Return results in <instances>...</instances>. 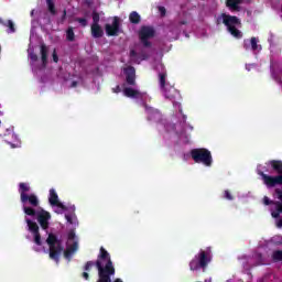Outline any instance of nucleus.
<instances>
[{
    "instance_id": "bb28decb",
    "label": "nucleus",
    "mask_w": 282,
    "mask_h": 282,
    "mask_svg": "<svg viewBox=\"0 0 282 282\" xmlns=\"http://www.w3.org/2000/svg\"><path fill=\"white\" fill-rule=\"evenodd\" d=\"M46 6L50 14L53 17L56 15V4L54 3V0H46Z\"/></svg>"
},
{
    "instance_id": "09e8293b",
    "label": "nucleus",
    "mask_w": 282,
    "mask_h": 282,
    "mask_svg": "<svg viewBox=\"0 0 282 282\" xmlns=\"http://www.w3.org/2000/svg\"><path fill=\"white\" fill-rule=\"evenodd\" d=\"M180 25H186V21H181Z\"/></svg>"
},
{
    "instance_id": "aec40b11",
    "label": "nucleus",
    "mask_w": 282,
    "mask_h": 282,
    "mask_svg": "<svg viewBox=\"0 0 282 282\" xmlns=\"http://www.w3.org/2000/svg\"><path fill=\"white\" fill-rule=\"evenodd\" d=\"M269 164L273 171H276L280 175H282V161L281 160H271Z\"/></svg>"
},
{
    "instance_id": "de8ad7c7",
    "label": "nucleus",
    "mask_w": 282,
    "mask_h": 282,
    "mask_svg": "<svg viewBox=\"0 0 282 282\" xmlns=\"http://www.w3.org/2000/svg\"><path fill=\"white\" fill-rule=\"evenodd\" d=\"M70 87H78V82L76 80L72 82Z\"/></svg>"
},
{
    "instance_id": "49530a36",
    "label": "nucleus",
    "mask_w": 282,
    "mask_h": 282,
    "mask_svg": "<svg viewBox=\"0 0 282 282\" xmlns=\"http://www.w3.org/2000/svg\"><path fill=\"white\" fill-rule=\"evenodd\" d=\"M276 228H282V219L276 220Z\"/></svg>"
},
{
    "instance_id": "f8f14e48",
    "label": "nucleus",
    "mask_w": 282,
    "mask_h": 282,
    "mask_svg": "<svg viewBox=\"0 0 282 282\" xmlns=\"http://www.w3.org/2000/svg\"><path fill=\"white\" fill-rule=\"evenodd\" d=\"M123 74L126 75V85L135 87V67L128 66L123 69Z\"/></svg>"
},
{
    "instance_id": "c03bdc74",
    "label": "nucleus",
    "mask_w": 282,
    "mask_h": 282,
    "mask_svg": "<svg viewBox=\"0 0 282 282\" xmlns=\"http://www.w3.org/2000/svg\"><path fill=\"white\" fill-rule=\"evenodd\" d=\"M243 48L245 50H250V44H248V40L243 41Z\"/></svg>"
},
{
    "instance_id": "a18cd8bd",
    "label": "nucleus",
    "mask_w": 282,
    "mask_h": 282,
    "mask_svg": "<svg viewBox=\"0 0 282 282\" xmlns=\"http://www.w3.org/2000/svg\"><path fill=\"white\" fill-rule=\"evenodd\" d=\"M65 219L68 221V224H74V221L72 220V216L65 215Z\"/></svg>"
},
{
    "instance_id": "dca6fc26",
    "label": "nucleus",
    "mask_w": 282,
    "mask_h": 282,
    "mask_svg": "<svg viewBox=\"0 0 282 282\" xmlns=\"http://www.w3.org/2000/svg\"><path fill=\"white\" fill-rule=\"evenodd\" d=\"M90 32L93 39H102V36H105V31H102L100 24H91Z\"/></svg>"
},
{
    "instance_id": "f704fd0d",
    "label": "nucleus",
    "mask_w": 282,
    "mask_h": 282,
    "mask_svg": "<svg viewBox=\"0 0 282 282\" xmlns=\"http://www.w3.org/2000/svg\"><path fill=\"white\" fill-rule=\"evenodd\" d=\"M30 58L33 63H36V61H39V55H36V53H31Z\"/></svg>"
},
{
    "instance_id": "a878e982",
    "label": "nucleus",
    "mask_w": 282,
    "mask_h": 282,
    "mask_svg": "<svg viewBox=\"0 0 282 282\" xmlns=\"http://www.w3.org/2000/svg\"><path fill=\"white\" fill-rule=\"evenodd\" d=\"M271 257L274 263H282V250L273 251Z\"/></svg>"
},
{
    "instance_id": "5701e85b",
    "label": "nucleus",
    "mask_w": 282,
    "mask_h": 282,
    "mask_svg": "<svg viewBox=\"0 0 282 282\" xmlns=\"http://www.w3.org/2000/svg\"><path fill=\"white\" fill-rule=\"evenodd\" d=\"M129 21H130V23L138 25V23H140V21H141L140 13L137 11H132L129 15Z\"/></svg>"
},
{
    "instance_id": "4468645a",
    "label": "nucleus",
    "mask_w": 282,
    "mask_h": 282,
    "mask_svg": "<svg viewBox=\"0 0 282 282\" xmlns=\"http://www.w3.org/2000/svg\"><path fill=\"white\" fill-rule=\"evenodd\" d=\"M275 195H278V199L280 202H275L276 212L271 213V215L274 219H279V217H281V213H282V189L275 188Z\"/></svg>"
},
{
    "instance_id": "2eb2a0df",
    "label": "nucleus",
    "mask_w": 282,
    "mask_h": 282,
    "mask_svg": "<svg viewBox=\"0 0 282 282\" xmlns=\"http://www.w3.org/2000/svg\"><path fill=\"white\" fill-rule=\"evenodd\" d=\"M160 67H161V73H159V85H160V89L162 91V89H165V87H169L170 85L166 84V68L160 64Z\"/></svg>"
},
{
    "instance_id": "cd10ccee",
    "label": "nucleus",
    "mask_w": 282,
    "mask_h": 282,
    "mask_svg": "<svg viewBox=\"0 0 282 282\" xmlns=\"http://www.w3.org/2000/svg\"><path fill=\"white\" fill-rule=\"evenodd\" d=\"M100 23V13L93 11V25H99Z\"/></svg>"
},
{
    "instance_id": "9b49d317",
    "label": "nucleus",
    "mask_w": 282,
    "mask_h": 282,
    "mask_svg": "<svg viewBox=\"0 0 282 282\" xmlns=\"http://www.w3.org/2000/svg\"><path fill=\"white\" fill-rule=\"evenodd\" d=\"M107 36H118L120 34V18L115 17L111 24L105 25Z\"/></svg>"
},
{
    "instance_id": "c85d7f7f",
    "label": "nucleus",
    "mask_w": 282,
    "mask_h": 282,
    "mask_svg": "<svg viewBox=\"0 0 282 282\" xmlns=\"http://www.w3.org/2000/svg\"><path fill=\"white\" fill-rule=\"evenodd\" d=\"M34 236V243H36V246H43V242L41 241V232H35L33 234Z\"/></svg>"
},
{
    "instance_id": "9d476101",
    "label": "nucleus",
    "mask_w": 282,
    "mask_h": 282,
    "mask_svg": "<svg viewBox=\"0 0 282 282\" xmlns=\"http://www.w3.org/2000/svg\"><path fill=\"white\" fill-rule=\"evenodd\" d=\"M161 91L164 98H166L167 100H171V102H177V100L182 98V96L180 95V91L171 85L163 88Z\"/></svg>"
},
{
    "instance_id": "f257e3e1",
    "label": "nucleus",
    "mask_w": 282,
    "mask_h": 282,
    "mask_svg": "<svg viewBox=\"0 0 282 282\" xmlns=\"http://www.w3.org/2000/svg\"><path fill=\"white\" fill-rule=\"evenodd\" d=\"M94 265L98 270L99 278L97 282H111V276L116 275V267H113V261H111V254H109V251L105 247H100L96 262L87 261L85 263L84 271L91 272Z\"/></svg>"
},
{
    "instance_id": "7ed1b4c3",
    "label": "nucleus",
    "mask_w": 282,
    "mask_h": 282,
    "mask_svg": "<svg viewBox=\"0 0 282 282\" xmlns=\"http://www.w3.org/2000/svg\"><path fill=\"white\" fill-rule=\"evenodd\" d=\"M221 19L224 25H226L228 32L234 36L235 39H243V33L237 26L235 25H241V20L237 18V15H230L226 13H221Z\"/></svg>"
},
{
    "instance_id": "c756f323",
    "label": "nucleus",
    "mask_w": 282,
    "mask_h": 282,
    "mask_svg": "<svg viewBox=\"0 0 282 282\" xmlns=\"http://www.w3.org/2000/svg\"><path fill=\"white\" fill-rule=\"evenodd\" d=\"M75 21L82 25V28H87V19L76 18Z\"/></svg>"
},
{
    "instance_id": "393cba45",
    "label": "nucleus",
    "mask_w": 282,
    "mask_h": 282,
    "mask_svg": "<svg viewBox=\"0 0 282 282\" xmlns=\"http://www.w3.org/2000/svg\"><path fill=\"white\" fill-rule=\"evenodd\" d=\"M66 40L69 41L70 43H74V41H76V34L74 33V28L69 26L66 30Z\"/></svg>"
},
{
    "instance_id": "37998d69",
    "label": "nucleus",
    "mask_w": 282,
    "mask_h": 282,
    "mask_svg": "<svg viewBox=\"0 0 282 282\" xmlns=\"http://www.w3.org/2000/svg\"><path fill=\"white\" fill-rule=\"evenodd\" d=\"M135 56H138V52H135V50H131L130 51V57L135 58Z\"/></svg>"
},
{
    "instance_id": "39448f33",
    "label": "nucleus",
    "mask_w": 282,
    "mask_h": 282,
    "mask_svg": "<svg viewBox=\"0 0 282 282\" xmlns=\"http://www.w3.org/2000/svg\"><path fill=\"white\" fill-rule=\"evenodd\" d=\"M46 243L50 250V259L58 262V260L61 259V254L63 253V243L54 234L48 235Z\"/></svg>"
},
{
    "instance_id": "e433bc0d",
    "label": "nucleus",
    "mask_w": 282,
    "mask_h": 282,
    "mask_svg": "<svg viewBox=\"0 0 282 282\" xmlns=\"http://www.w3.org/2000/svg\"><path fill=\"white\" fill-rule=\"evenodd\" d=\"M74 239H76V232L69 231V232H68V240H69V241H74Z\"/></svg>"
},
{
    "instance_id": "1a4fd4ad",
    "label": "nucleus",
    "mask_w": 282,
    "mask_h": 282,
    "mask_svg": "<svg viewBox=\"0 0 282 282\" xmlns=\"http://www.w3.org/2000/svg\"><path fill=\"white\" fill-rule=\"evenodd\" d=\"M259 175L262 178V182L264 185H267V188H274V186H282V175H268L263 172H259Z\"/></svg>"
},
{
    "instance_id": "72a5a7b5",
    "label": "nucleus",
    "mask_w": 282,
    "mask_h": 282,
    "mask_svg": "<svg viewBox=\"0 0 282 282\" xmlns=\"http://www.w3.org/2000/svg\"><path fill=\"white\" fill-rule=\"evenodd\" d=\"M263 204H264V206H270V204H273V202L268 196H264Z\"/></svg>"
},
{
    "instance_id": "4be33fe9",
    "label": "nucleus",
    "mask_w": 282,
    "mask_h": 282,
    "mask_svg": "<svg viewBox=\"0 0 282 282\" xmlns=\"http://www.w3.org/2000/svg\"><path fill=\"white\" fill-rule=\"evenodd\" d=\"M250 47L252 52H261V45H259V39L251 37L250 39Z\"/></svg>"
},
{
    "instance_id": "ddd939ff",
    "label": "nucleus",
    "mask_w": 282,
    "mask_h": 282,
    "mask_svg": "<svg viewBox=\"0 0 282 282\" xmlns=\"http://www.w3.org/2000/svg\"><path fill=\"white\" fill-rule=\"evenodd\" d=\"M48 203L51 206H57V208H61L62 210H67V207L58 200V194L54 188L50 189Z\"/></svg>"
},
{
    "instance_id": "f03ea898",
    "label": "nucleus",
    "mask_w": 282,
    "mask_h": 282,
    "mask_svg": "<svg viewBox=\"0 0 282 282\" xmlns=\"http://www.w3.org/2000/svg\"><path fill=\"white\" fill-rule=\"evenodd\" d=\"M23 210L29 217H36L42 230H47V228H50V219H52V214H50V212L45 209L36 212V209L28 206H24Z\"/></svg>"
},
{
    "instance_id": "b1692460",
    "label": "nucleus",
    "mask_w": 282,
    "mask_h": 282,
    "mask_svg": "<svg viewBox=\"0 0 282 282\" xmlns=\"http://www.w3.org/2000/svg\"><path fill=\"white\" fill-rule=\"evenodd\" d=\"M26 224L30 232H32L33 235L39 232V225L35 221H32L30 218H28Z\"/></svg>"
},
{
    "instance_id": "c9c22d12",
    "label": "nucleus",
    "mask_w": 282,
    "mask_h": 282,
    "mask_svg": "<svg viewBox=\"0 0 282 282\" xmlns=\"http://www.w3.org/2000/svg\"><path fill=\"white\" fill-rule=\"evenodd\" d=\"M159 12H160L161 17H166V8L159 7Z\"/></svg>"
},
{
    "instance_id": "7c9ffc66",
    "label": "nucleus",
    "mask_w": 282,
    "mask_h": 282,
    "mask_svg": "<svg viewBox=\"0 0 282 282\" xmlns=\"http://www.w3.org/2000/svg\"><path fill=\"white\" fill-rule=\"evenodd\" d=\"M224 198L228 199L229 202H232V199H235V196H232V194L230 193V191L226 189L224 192Z\"/></svg>"
},
{
    "instance_id": "473e14b6",
    "label": "nucleus",
    "mask_w": 282,
    "mask_h": 282,
    "mask_svg": "<svg viewBox=\"0 0 282 282\" xmlns=\"http://www.w3.org/2000/svg\"><path fill=\"white\" fill-rule=\"evenodd\" d=\"M73 249H69L67 248L65 251H64V257L65 259H69V257H72V253H73Z\"/></svg>"
},
{
    "instance_id": "4c0bfd02",
    "label": "nucleus",
    "mask_w": 282,
    "mask_h": 282,
    "mask_svg": "<svg viewBox=\"0 0 282 282\" xmlns=\"http://www.w3.org/2000/svg\"><path fill=\"white\" fill-rule=\"evenodd\" d=\"M8 28L11 30V32H14V22H12V20L8 21Z\"/></svg>"
},
{
    "instance_id": "0eeeda50",
    "label": "nucleus",
    "mask_w": 282,
    "mask_h": 282,
    "mask_svg": "<svg viewBox=\"0 0 282 282\" xmlns=\"http://www.w3.org/2000/svg\"><path fill=\"white\" fill-rule=\"evenodd\" d=\"M19 193H20V199L22 204H30V206H33V208H36L39 206V197H36L35 194H28L30 193V185L28 183H20L19 184Z\"/></svg>"
},
{
    "instance_id": "79ce46f5",
    "label": "nucleus",
    "mask_w": 282,
    "mask_h": 282,
    "mask_svg": "<svg viewBox=\"0 0 282 282\" xmlns=\"http://www.w3.org/2000/svg\"><path fill=\"white\" fill-rule=\"evenodd\" d=\"M82 276H83V279H85V281H89V273L87 271H84L82 273Z\"/></svg>"
},
{
    "instance_id": "423d86ee",
    "label": "nucleus",
    "mask_w": 282,
    "mask_h": 282,
    "mask_svg": "<svg viewBox=\"0 0 282 282\" xmlns=\"http://www.w3.org/2000/svg\"><path fill=\"white\" fill-rule=\"evenodd\" d=\"M210 261H212L210 251L200 250L198 254H196L194 259H192V261L189 262V269L192 271L200 270V269L206 270Z\"/></svg>"
},
{
    "instance_id": "412c9836",
    "label": "nucleus",
    "mask_w": 282,
    "mask_h": 282,
    "mask_svg": "<svg viewBox=\"0 0 282 282\" xmlns=\"http://www.w3.org/2000/svg\"><path fill=\"white\" fill-rule=\"evenodd\" d=\"M148 120H158L160 119V111L152 108H147Z\"/></svg>"
},
{
    "instance_id": "6ab92c4d",
    "label": "nucleus",
    "mask_w": 282,
    "mask_h": 282,
    "mask_svg": "<svg viewBox=\"0 0 282 282\" xmlns=\"http://www.w3.org/2000/svg\"><path fill=\"white\" fill-rule=\"evenodd\" d=\"M40 54H41V61L43 67L47 66V46L45 44H42L40 47Z\"/></svg>"
},
{
    "instance_id": "58836bf2",
    "label": "nucleus",
    "mask_w": 282,
    "mask_h": 282,
    "mask_svg": "<svg viewBox=\"0 0 282 282\" xmlns=\"http://www.w3.org/2000/svg\"><path fill=\"white\" fill-rule=\"evenodd\" d=\"M113 94H120L122 91V88H120V85H117L115 88H112Z\"/></svg>"
},
{
    "instance_id": "f3484780",
    "label": "nucleus",
    "mask_w": 282,
    "mask_h": 282,
    "mask_svg": "<svg viewBox=\"0 0 282 282\" xmlns=\"http://www.w3.org/2000/svg\"><path fill=\"white\" fill-rule=\"evenodd\" d=\"M226 6L232 12H239L241 10V7H239L241 6V0H227Z\"/></svg>"
},
{
    "instance_id": "20e7f679",
    "label": "nucleus",
    "mask_w": 282,
    "mask_h": 282,
    "mask_svg": "<svg viewBox=\"0 0 282 282\" xmlns=\"http://www.w3.org/2000/svg\"><path fill=\"white\" fill-rule=\"evenodd\" d=\"M191 158L196 164H204V166H213V154L206 148L193 149Z\"/></svg>"
},
{
    "instance_id": "a211bd4d",
    "label": "nucleus",
    "mask_w": 282,
    "mask_h": 282,
    "mask_svg": "<svg viewBox=\"0 0 282 282\" xmlns=\"http://www.w3.org/2000/svg\"><path fill=\"white\" fill-rule=\"evenodd\" d=\"M123 95L127 97V98H140V91L139 90H135L131 87H126L123 89Z\"/></svg>"
},
{
    "instance_id": "6e6552de",
    "label": "nucleus",
    "mask_w": 282,
    "mask_h": 282,
    "mask_svg": "<svg viewBox=\"0 0 282 282\" xmlns=\"http://www.w3.org/2000/svg\"><path fill=\"white\" fill-rule=\"evenodd\" d=\"M153 36H155V30L151 26H142L139 31V40L143 47H152L153 44L149 39Z\"/></svg>"
},
{
    "instance_id": "2f4dec72",
    "label": "nucleus",
    "mask_w": 282,
    "mask_h": 282,
    "mask_svg": "<svg viewBox=\"0 0 282 282\" xmlns=\"http://www.w3.org/2000/svg\"><path fill=\"white\" fill-rule=\"evenodd\" d=\"M66 19H67V10L64 9L63 10V14H62V17L59 19V23H62V24L65 23Z\"/></svg>"
},
{
    "instance_id": "ea45409f",
    "label": "nucleus",
    "mask_w": 282,
    "mask_h": 282,
    "mask_svg": "<svg viewBox=\"0 0 282 282\" xmlns=\"http://www.w3.org/2000/svg\"><path fill=\"white\" fill-rule=\"evenodd\" d=\"M53 61L54 63H58V54L56 53V50L53 51Z\"/></svg>"
},
{
    "instance_id": "a19ab883",
    "label": "nucleus",
    "mask_w": 282,
    "mask_h": 282,
    "mask_svg": "<svg viewBox=\"0 0 282 282\" xmlns=\"http://www.w3.org/2000/svg\"><path fill=\"white\" fill-rule=\"evenodd\" d=\"M68 249L73 250V252H76V250L78 249V243L74 242L72 247H68Z\"/></svg>"
}]
</instances>
